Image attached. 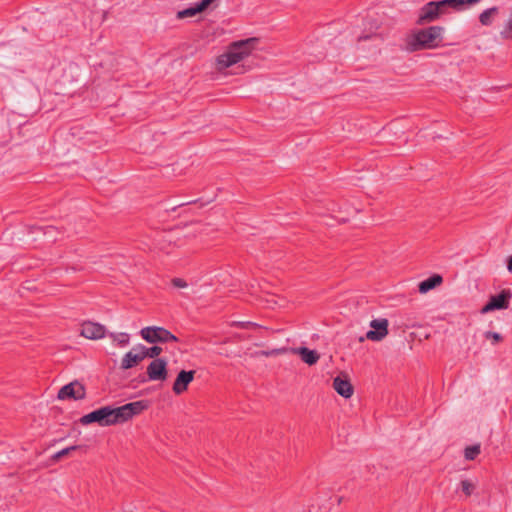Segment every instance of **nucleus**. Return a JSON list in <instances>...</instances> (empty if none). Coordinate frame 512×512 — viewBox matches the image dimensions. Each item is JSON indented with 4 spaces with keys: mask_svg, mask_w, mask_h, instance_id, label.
Listing matches in <instances>:
<instances>
[{
    "mask_svg": "<svg viewBox=\"0 0 512 512\" xmlns=\"http://www.w3.org/2000/svg\"><path fill=\"white\" fill-rule=\"evenodd\" d=\"M81 446H78V445H74V446H70V447H67V448H64L60 451H58L57 453H55L53 456H52V459L54 461H58L60 460L62 457L64 456H67L69 455L72 451H76L78 449H80Z\"/></svg>",
    "mask_w": 512,
    "mask_h": 512,
    "instance_id": "24",
    "label": "nucleus"
},
{
    "mask_svg": "<svg viewBox=\"0 0 512 512\" xmlns=\"http://www.w3.org/2000/svg\"><path fill=\"white\" fill-rule=\"evenodd\" d=\"M500 36L504 40H512V11L500 31Z\"/></svg>",
    "mask_w": 512,
    "mask_h": 512,
    "instance_id": "19",
    "label": "nucleus"
},
{
    "mask_svg": "<svg viewBox=\"0 0 512 512\" xmlns=\"http://www.w3.org/2000/svg\"><path fill=\"white\" fill-rule=\"evenodd\" d=\"M194 375H195L194 370H190V371L181 370L178 373V375L175 379V382L173 384V387H172L173 392L176 395H180L183 392H185L188 388V385L193 381Z\"/></svg>",
    "mask_w": 512,
    "mask_h": 512,
    "instance_id": "11",
    "label": "nucleus"
},
{
    "mask_svg": "<svg viewBox=\"0 0 512 512\" xmlns=\"http://www.w3.org/2000/svg\"><path fill=\"white\" fill-rule=\"evenodd\" d=\"M460 1H461L462 10H464L465 8L475 5L479 2H481L482 0H460Z\"/></svg>",
    "mask_w": 512,
    "mask_h": 512,
    "instance_id": "31",
    "label": "nucleus"
},
{
    "mask_svg": "<svg viewBox=\"0 0 512 512\" xmlns=\"http://www.w3.org/2000/svg\"><path fill=\"white\" fill-rule=\"evenodd\" d=\"M460 487H461L462 492L467 497L470 496L474 492V490L476 489L475 483H473L472 481L467 480V479L462 480L460 482Z\"/></svg>",
    "mask_w": 512,
    "mask_h": 512,
    "instance_id": "23",
    "label": "nucleus"
},
{
    "mask_svg": "<svg viewBox=\"0 0 512 512\" xmlns=\"http://www.w3.org/2000/svg\"><path fill=\"white\" fill-rule=\"evenodd\" d=\"M147 375L151 381H164L167 379V361L163 358H156L147 367Z\"/></svg>",
    "mask_w": 512,
    "mask_h": 512,
    "instance_id": "7",
    "label": "nucleus"
},
{
    "mask_svg": "<svg viewBox=\"0 0 512 512\" xmlns=\"http://www.w3.org/2000/svg\"><path fill=\"white\" fill-rule=\"evenodd\" d=\"M293 352L298 354L302 361L310 366L316 364L320 358L317 351L310 350L307 347L295 348L293 349Z\"/></svg>",
    "mask_w": 512,
    "mask_h": 512,
    "instance_id": "15",
    "label": "nucleus"
},
{
    "mask_svg": "<svg viewBox=\"0 0 512 512\" xmlns=\"http://www.w3.org/2000/svg\"><path fill=\"white\" fill-rule=\"evenodd\" d=\"M286 351L285 348H282V349H273L271 351H264L262 352L263 355L265 356H274V355H279V354H282Z\"/></svg>",
    "mask_w": 512,
    "mask_h": 512,
    "instance_id": "30",
    "label": "nucleus"
},
{
    "mask_svg": "<svg viewBox=\"0 0 512 512\" xmlns=\"http://www.w3.org/2000/svg\"><path fill=\"white\" fill-rule=\"evenodd\" d=\"M434 4H435V6H436V8H437V11H438V13H439V17H441L442 15H444V14H447V13H448L449 9H448V7H446V6H442V4H443V3H442V0H440V1H434Z\"/></svg>",
    "mask_w": 512,
    "mask_h": 512,
    "instance_id": "29",
    "label": "nucleus"
},
{
    "mask_svg": "<svg viewBox=\"0 0 512 512\" xmlns=\"http://www.w3.org/2000/svg\"><path fill=\"white\" fill-rule=\"evenodd\" d=\"M57 232L56 228L53 226H48L44 230V235L48 238L49 241H55V233Z\"/></svg>",
    "mask_w": 512,
    "mask_h": 512,
    "instance_id": "28",
    "label": "nucleus"
},
{
    "mask_svg": "<svg viewBox=\"0 0 512 512\" xmlns=\"http://www.w3.org/2000/svg\"><path fill=\"white\" fill-rule=\"evenodd\" d=\"M258 42L259 39L256 37L232 42L227 50L217 57L218 69L224 70L243 61L256 48Z\"/></svg>",
    "mask_w": 512,
    "mask_h": 512,
    "instance_id": "2",
    "label": "nucleus"
},
{
    "mask_svg": "<svg viewBox=\"0 0 512 512\" xmlns=\"http://www.w3.org/2000/svg\"><path fill=\"white\" fill-rule=\"evenodd\" d=\"M216 0H201L196 3L200 12L206 11Z\"/></svg>",
    "mask_w": 512,
    "mask_h": 512,
    "instance_id": "27",
    "label": "nucleus"
},
{
    "mask_svg": "<svg viewBox=\"0 0 512 512\" xmlns=\"http://www.w3.org/2000/svg\"><path fill=\"white\" fill-rule=\"evenodd\" d=\"M442 6L448 7V9L454 11H462L461 1L460 0H442Z\"/></svg>",
    "mask_w": 512,
    "mask_h": 512,
    "instance_id": "25",
    "label": "nucleus"
},
{
    "mask_svg": "<svg viewBox=\"0 0 512 512\" xmlns=\"http://www.w3.org/2000/svg\"><path fill=\"white\" fill-rule=\"evenodd\" d=\"M484 337L488 340L492 341V345H496L500 343L503 340V337L501 334L497 332L487 331L484 333Z\"/></svg>",
    "mask_w": 512,
    "mask_h": 512,
    "instance_id": "26",
    "label": "nucleus"
},
{
    "mask_svg": "<svg viewBox=\"0 0 512 512\" xmlns=\"http://www.w3.org/2000/svg\"><path fill=\"white\" fill-rule=\"evenodd\" d=\"M86 396L85 387L78 381L64 385L58 392V399L82 400Z\"/></svg>",
    "mask_w": 512,
    "mask_h": 512,
    "instance_id": "6",
    "label": "nucleus"
},
{
    "mask_svg": "<svg viewBox=\"0 0 512 512\" xmlns=\"http://www.w3.org/2000/svg\"><path fill=\"white\" fill-rule=\"evenodd\" d=\"M139 349L142 350L144 359L145 358L156 359V357H158L162 353V348L160 346H152V347L148 348L144 345L139 344Z\"/></svg>",
    "mask_w": 512,
    "mask_h": 512,
    "instance_id": "18",
    "label": "nucleus"
},
{
    "mask_svg": "<svg viewBox=\"0 0 512 512\" xmlns=\"http://www.w3.org/2000/svg\"><path fill=\"white\" fill-rule=\"evenodd\" d=\"M439 18V13L434 1H430L420 9L417 24L423 25L425 23L433 22Z\"/></svg>",
    "mask_w": 512,
    "mask_h": 512,
    "instance_id": "13",
    "label": "nucleus"
},
{
    "mask_svg": "<svg viewBox=\"0 0 512 512\" xmlns=\"http://www.w3.org/2000/svg\"><path fill=\"white\" fill-rule=\"evenodd\" d=\"M199 13H201V12L195 3L193 6H191L189 8L178 11L176 17H177V19H184V18H188V17H194Z\"/></svg>",
    "mask_w": 512,
    "mask_h": 512,
    "instance_id": "21",
    "label": "nucleus"
},
{
    "mask_svg": "<svg viewBox=\"0 0 512 512\" xmlns=\"http://www.w3.org/2000/svg\"><path fill=\"white\" fill-rule=\"evenodd\" d=\"M443 282V278L439 274H434L431 277L423 280L419 283L418 289L419 292L425 294L435 287L439 286Z\"/></svg>",
    "mask_w": 512,
    "mask_h": 512,
    "instance_id": "16",
    "label": "nucleus"
},
{
    "mask_svg": "<svg viewBox=\"0 0 512 512\" xmlns=\"http://www.w3.org/2000/svg\"><path fill=\"white\" fill-rule=\"evenodd\" d=\"M78 66L75 63H67L63 67L55 68L53 73L55 77L62 72L61 76L57 78L60 85H66L76 80L78 76Z\"/></svg>",
    "mask_w": 512,
    "mask_h": 512,
    "instance_id": "9",
    "label": "nucleus"
},
{
    "mask_svg": "<svg viewBox=\"0 0 512 512\" xmlns=\"http://www.w3.org/2000/svg\"><path fill=\"white\" fill-rule=\"evenodd\" d=\"M148 408V402L139 400L127 403L120 407L104 406L94 410L80 418L82 425L98 423L100 426H110L117 423H123L133 416L140 414Z\"/></svg>",
    "mask_w": 512,
    "mask_h": 512,
    "instance_id": "1",
    "label": "nucleus"
},
{
    "mask_svg": "<svg viewBox=\"0 0 512 512\" xmlns=\"http://www.w3.org/2000/svg\"><path fill=\"white\" fill-rule=\"evenodd\" d=\"M333 388L342 397L348 399L353 395L354 388L347 378L337 376L333 380Z\"/></svg>",
    "mask_w": 512,
    "mask_h": 512,
    "instance_id": "14",
    "label": "nucleus"
},
{
    "mask_svg": "<svg viewBox=\"0 0 512 512\" xmlns=\"http://www.w3.org/2000/svg\"><path fill=\"white\" fill-rule=\"evenodd\" d=\"M443 31L444 29L441 26H430L420 29L407 37L406 49L410 52H415L438 47L442 42Z\"/></svg>",
    "mask_w": 512,
    "mask_h": 512,
    "instance_id": "3",
    "label": "nucleus"
},
{
    "mask_svg": "<svg viewBox=\"0 0 512 512\" xmlns=\"http://www.w3.org/2000/svg\"><path fill=\"white\" fill-rule=\"evenodd\" d=\"M499 12V9L498 7H491V8H488L486 10H484L480 15H479V21L482 25L484 26H489L492 24V20H493V17L495 15H497Z\"/></svg>",
    "mask_w": 512,
    "mask_h": 512,
    "instance_id": "17",
    "label": "nucleus"
},
{
    "mask_svg": "<svg viewBox=\"0 0 512 512\" xmlns=\"http://www.w3.org/2000/svg\"><path fill=\"white\" fill-rule=\"evenodd\" d=\"M512 298V291L510 289H503L498 295L490 297L488 303L481 309L482 314L489 313L494 310L507 309Z\"/></svg>",
    "mask_w": 512,
    "mask_h": 512,
    "instance_id": "5",
    "label": "nucleus"
},
{
    "mask_svg": "<svg viewBox=\"0 0 512 512\" xmlns=\"http://www.w3.org/2000/svg\"><path fill=\"white\" fill-rule=\"evenodd\" d=\"M80 334L87 339L98 340L105 337L106 328L99 323L86 321L81 325Z\"/></svg>",
    "mask_w": 512,
    "mask_h": 512,
    "instance_id": "10",
    "label": "nucleus"
},
{
    "mask_svg": "<svg viewBox=\"0 0 512 512\" xmlns=\"http://www.w3.org/2000/svg\"><path fill=\"white\" fill-rule=\"evenodd\" d=\"M342 501H343V497H342V496H340V497H338V498H337V504H341V503H342Z\"/></svg>",
    "mask_w": 512,
    "mask_h": 512,
    "instance_id": "34",
    "label": "nucleus"
},
{
    "mask_svg": "<svg viewBox=\"0 0 512 512\" xmlns=\"http://www.w3.org/2000/svg\"><path fill=\"white\" fill-rule=\"evenodd\" d=\"M143 360V352L141 349H139V345H137L124 355V357L121 360L120 367L123 370H127L136 366Z\"/></svg>",
    "mask_w": 512,
    "mask_h": 512,
    "instance_id": "12",
    "label": "nucleus"
},
{
    "mask_svg": "<svg viewBox=\"0 0 512 512\" xmlns=\"http://www.w3.org/2000/svg\"><path fill=\"white\" fill-rule=\"evenodd\" d=\"M172 284L177 287V288H184L187 286V283L185 282V280L181 279V278H174L172 280Z\"/></svg>",
    "mask_w": 512,
    "mask_h": 512,
    "instance_id": "32",
    "label": "nucleus"
},
{
    "mask_svg": "<svg viewBox=\"0 0 512 512\" xmlns=\"http://www.w3.org/2000/svg\"><path fill=\"white\" fill-rule=\"evenodd\" d=\"M507 269L512 272V255L508 258Z\"/></svg>",
    "mask_w": 512,
    "mask_h": 512,
    "instance_id": "33",
    "label": "nucleus"
},
{
    "mask_svg": "<svg viewBox=\"0 0 512 512\" xmlns=\"http://www.w3.org/2000/svg\"><path fill=\"white\" fill-rule=\"evenodd\" d=\"M481 452L480 444H475L465 448L464 456L467 460H474Z\"/></svg>",
    "mask_w": 512,
    "mask_h": 512,
    "instance_id": "22",
    "label": "nucleus"
},
{
    "mask_svg": "<svg viewBox=\"0 0 512 512\" xmlns=\"http://www.w3.org/2000/svg\"><path fill=\"white\" fill-rule=\"evenodd\" d=\"M368 39V36H360L359 41Z\"/></svg>",
    "mask_w": 512,
    "mask_h": 512,
    "instance_id": "35",
    "label": "nucleus"
},
{
    "mask_svg": "<svg viewBox=\"0 0 512 512\" xmlns=\"http://www.w3.org/2000/svg\"><path fill=\"white\" fill-rule=\"evenodd\" d=\"M141 337L149 343H167L170 341H178V338L170 331L163 327L149 326L142 328Z\"/></svg>",
    "mask_w": 512,
    "mask_h": 512,
    "instance_id": "4",
    "label": "nucleus"
},
{
    "mask_svg": "<svg viewBox=\"0 0 512 512\" xmlns=\"http://www.w3.org/2000/svg\"><path fill=\"white\" fill-rule=\"evenodd\" d=\"M109 337L115 342L117 345L124 347L128 345L130 337L129 334L121 332V333H110Z\"/></svg>",
    "mask_w": 512,
    "mask_h": 512,
    "instance_id": "20",
    "label": "nucleus"
},
{
    "mask_svg": "<svg viewBox=\"0 0 512 512\" xmlns=\"http://www.w3.org/2000/svg\"><path fill=\"white\" fill-rule=\"evenodd\" d=\"M388 325V320L385 318L372 320L370 322L372 330L366 333V338L371 341L383 340L388 335Z\"/></svg>",
    "mask_w": 512,
    "mask_h": 512,
    "instance_id": "8",
    "label": "nucleus"
}]
</instances>
